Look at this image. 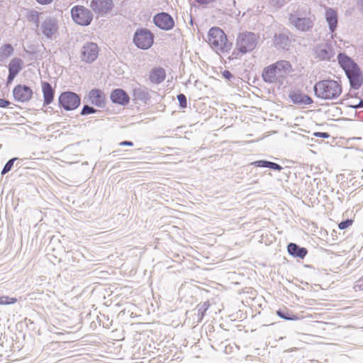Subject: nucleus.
Masks as SVG:
<instances>
[{
	"label": "nucleus",
	"instance_id": "f257e3e1",
	"mask_svg": "<svg viewBox=\"0 0 363 363\" xmlns=\"http://www.w3.org/2000/svg\"><path fill=\"white\" fill-rule=\"evenodd\" d=\"M313 91L315 96L321 100L333 101L341 95L342 87L340 81L323 79L314 84Z\"/></svg>",
	"mask_w": 363,
	"mask_h": 363
},
{
	"label": "nucleus",
	"instance_id": "f03ea898",
	"mask_svg": "<svg viewBox=\"0 0 363 363\" xmlns=\"http://www.w3.org/2000/svg\"><path fill=\"white\" fill-rule=\"evenodd\" d=\"M337 59L349 79L350 86L354 89H359L363 83V77L357 64L343 53H340Z\"/></svg>",
	"mask_w": 363,
	"mask_h": 363
},
{
	"label": "nucleus",
	"instance_id": "7ed1b4c3",
	"mask_svg": "<svg viewBox=\"0 0 363 363\" xmlns=\"http://www.w3.org/2000/svg\"><path fill=\"white\" fill-rule=\"evenodd\" d=\"M207 37L208 43L216 52H227L230 50L231 43L228 42L226 35L220 28H211Z\"/></svg>",
	"mask_w": 363,
	"mask_h": 363
},
{
	"label": "nucleus",
	"instance_id": "20e7f679",
	"mask_svg": "<svg viewBox=\"0 0 363 363\" xmlns=\"http://www.w3.org/2000/svg\"><path fill=\"white\" fill-rule=\"evenodd\" d=\"M289 21L297 30L306 32L312 28L314 17L311 14L310 11L306 14L297 11L289 15Z\"/></svg>",
	"mask_w": 363,
	"mask_h": 363
},
{
	"label": "nucleus",
	"instance_id": "39448f33",
	"mask_svg": "<svg viewBox=\"0 0 363 363\" xmlns=\"http://www.w3.org/2000/svg\"><path fill=\"white\" fill-rule=\"evenodd\" d=\"M258 37L251 32L240 33L237 38L236 48L242 54L252 51L257 46Z\"/></svg>",
	"mask_w": 363,
	"mask_h": 363
},
{
	"label": "nucleus",
	"instance_id": "423d86ee",
	"mask_svg": "<svg viewBox=\"0 0 363 363\" xmlns=\"http://www.w3.org/2000/svg\"><path fill=\"white\" fill-rule=\"evenodd\" d=\"M154 41L153 34L147 28L138 29L133 37V43L140 49L147 50Z\"/></svg>",
	"mask_w": 363,
	"mask_h": 363
},
{
	"label": "nucleus",
	"instance_id": "0eeeda50",
	"mask_svg": "<svg viewBox=\"0 0 363 363\" xmlns=\"http://www.w3.org/2000/svg\"><path fill=\"white\" fill-rule=\"evenodd\" d=\"M71 14L73 21L81 26H89L93 19L91 12L83 6H74Z\"/></svg>",
	"mask_w": 363,
	"mask_h": 363
},
{
	"label": "nucleus",
	"instance_id": "6e6552de",
	"mask_svg": "<svg viewBox=\"0 0 363 363\" xmlns=\"http://www.w3.org/2000/svg\"><path fill=\"white\" fill-rule=\"evenodd\" d=\"M59 104L66 111H72L80 105V97L72 91H65L59 96Z\"/></svg>",
	"mask_w": 363,
	"mask_h": 363
},
{
	"label": "nucleus",
	"instance_id": "1a4fd4ad",
	"mask_svg": "<svg viewBox=\"0 0 363 363\" xmlns=\"http://www.w3.org/2000/svg\"><path fill=\"white\" fill-rule=\"evenodd\" d=\"M99 47L94 43H87L82 48L81 59L87 63L93 62L98 57Z\"/></svg>",
	"mask_w": 363,
	"mask_h": 363
},
{
	"label": "nucleus",
	"instance_id": "9d476101",
	"mask_svg": "<svg viewBox=\"0 0 363 363\" xmlns=\"http://www.w3.org/2000/svg\"><path fill=\"white\" fill-rule=\"evenodd\" d=\"M153 22L157 27L164 30H169L174 26L173 18L165 12L156 14L153 18Z\"/></svg>",
	"mask_w": 363,
	"mask_h": 363
},
{
	"label": "nucleus",
	"instance_id": "9b49d317",
	"mask_svg": "<svg viewBox=\"0 0 363 363\" xmlns=\"http://www.w3.org/2000/svg\"><path fill=\"white\" fill-rule=\"evenodd\" d=\"M89 6L95 13L103 16L112 10L113 3L112 0H91Z\"/></svg>",
	"mask_w": 363,
	"mask_h": 363
},
{
	"label": "nucleus",
	"instance_id": "f8f14e48",
	"mask_svg": "<svg viewBox=\"0 0 363 363\" xmlns=\"http://www.w3.org/2000/svg\"><path fill=\"white\" fill-rule=\"evenodd\" d=\"M40 29L47 38L53 39L58 30L57 21L53 17L48 18L41 23Z\"/></svg>",
	"mask_w": 363,
	"mask_h": 363
},
{
	"label": "nucleus",
	"instance_id": "ddd939ff",
	"mask_svg": "<svg viewBox=\"0 0 363 363\" xmlns=\"http://www.w3.org/2000/svg\"><path fill=\"white\" fill-rule=\"evenodd\" d=\"M33 94L32 89L26 85L18 84L13 90L15 100L22 103L28 101L31 99Z\"/></svg>",
	"mask_w": 363,
	"mask_h": 363
},
{
	"label": "nucleus",
	"instance_id": "4468645a",
	"mask_svg": "<svg viewBox=\"0 0 363 363\" xmlns=\"http://www.w3.org/2000/svg\"><path fill=\"white\" fill-rule=\"evenodd\" d=\"M315 57L320 60H330L335 55L332 47L326 43L318 45L314 49Z\"/></svg>",
	"mask_w": 363,
	"mask_h": 363
},
{
	"label": "nucleus",
	"instance_id": "2eb2a0df",
	"mask_svg": "<svg viewBox=\"0 0 363 363\" xmlns=\"http://www.w3.org/2000/svg\"><path fill=\"white\" fill-rule=\"evenodd\" d=\"M23 61L21 58H13L9 65L7 82L11 83L23 68Z\"/></svg>",
	"mask_w": 363,
	"mask_h": 363
},
{
	"label": "nucleus",
	"instance_id": "dca6fc26",
	"mask_svg": "<svg viewBox=\"0 0 363 363\" xmlns=\"http://www.w3.org/2000/svg\"><path fill=\"white\" fill-rule=\"evenodd\" d=\"M262 77L264 82L268 84H274L277 82H281L274 64L266 67L263 69Z\"/></svg>",
	"mask_w": 363,
	"mask_h": 363
},
{
	"label": "nucleus",
	"instance_id": "f3484780",
	"mask_svg": "<svg viewBox=\"0 0 363 363\" xmlns=\"http://www.w3.org/2000/svg\"><path fill=\"white\" fill-rule=\"evenodd\" d=\"M274 65L281 81L294 72L291 64L286 60L277 61Z\"/></svg>",
	"mask_w": 363,
	"mask_h": 363
},
{
	"label": "nucleus",
	"instance_id": "a211bd4d",
	"mask_svg": "<svg viewBox=\"0 0 363 363\" xmlns=\"http://www.w3.org/2000/svg\"><path fill=\"white\" fill-rule=\"evenodd\" d=\"M111 100L114 104L126 105L129 103L130 98L124 90L116 89L111 92Z\"/></svg>",
	"mask_w": 363,
	"mask_h": 363
},
{
	"label": "nucleus",
	"instance_id": "6ab92c4d",
	"mask_svg": "<svg viewBox=\"0 0 363 363\" xmlns=\"http://www.w3.org/2000/svg\"><path fill=\"white\" fill-rule=\"evenodd\" d=\"M289 96L296 104L308 105L313 103V99L309 96L300 91H291Z\"/></svg>",
	"mask_w": 363,
	"mask_h": 363
},
{
	"label": "nucleus",
	"instance_id": "aec40b11",
	"mask_svg": "<svg viewBox=\"0 0 363 363\" xmlns=\"http://www.w3.org/2000/svg\"><path fill=\"white\" fill-rule=\"evenodd\" d=\"M91 103L98 107H103L105 105V95L100 89H94L89 93Z\"/></svg>",
	"mask_w": 363,
	"mask_h": 363
},
{
	"label": "nucleus",
	"instance_id": "412c9836",
	"mask_svg": "<svg viewBox=\"0 0 363 363\" xmlns=\"http://www.w3.org/2000/svg\"><path fill=\"white\" fill-rule=\"evenodd\" d=\"M166 77V72L164 69L162 67L153 68L149 76V79L152 83L159 84L162 83Z\"/></svg>",
	"mask_w": 363,
	"mask_h": 363
},
{
	"label": "nucleus",
	"instance_id": "4be33fe9",
	"mask_svg": "<svg viewBox=\"0 0 363 363\" xmlns=\"http://www.w3.org/2000/svg\"><path fill=\"white\" fill-rule=\"evenodd\" d=\"M325 19L328 23L330 30L333 33L337 24V12L331 8L327 9L325 11Z\"/></svg>",
	"mask_w": 363,
	"mask_h": 363
},
{
	"label": "nucleus",
	"instance_id": "5701e85b",
	"mask_svg": "<svg viewBox=\"0 0 363 363\" xmlns=\"http://www.w3.org/2000/svg\"><path fill=\"white\" fill-rule=\"evenodd\" d=\"M42 91L44 98V104H50L53 101L55 90L50 83L44 82L42 83Z\"/></svg>",
	"mask_w": 363,
	"mask_h": 363
},
{
	"label": "nucleus",
	"instance_id": "b1692460",
	"mask_svg": "<svg viewBox=\"0 0 363 363\" xmlns=\"http://www.w3.org/2000/svg\"><path fill=\"white\" fill-rule=\"evenodd\" d=\"M287 250L291 255L302 259L305 257L308 252L305 247H301L293 242H291L288 245Z\"/></svg>",
	"mask_w": 363,
	"mask_h": 363
},
{
	"label": "nucleus",
	"instance_id": "393cba45",
	"mask_svg": "<svg viewBox=\"0 0 363 363\" xmlns=\"http://www.w3.org/2000/svg\"><path fill=\"white\" fill-rule=\"evenodd\" d=\"M250 164L258 167H267L276 171H281L283 169L279 164L267 160H257L251 162Z\"/></svg>",
	"mask_w": 363,
	"mask_h": 363
},
{
	"label": "nucleus",
	"instance_id": "a878e982",
	"mask_svg": "<svg viewBox=\"0 0 363 363\" xmlns=\"http://www.w3.org/2000/svg\"><path fill=\"white\" fill-rule=\"evenodd\" d=\"M289 39L284 33L277 34L274 37V44L278 48L285 49L289 45Z\"/></svg>",
	"mask_w": 363,
	"mask_h": 363
},
{
	"label": "nucleus",
	"instance_id": "bb28decb",
	"mask_svg": "<svg viewBox=\"0 0 363 363\" xmlns=\"http://www.w3.org/2000/svg\"><path fill=\"white\" fill-rule=\"evenodd\" d=\"M14 49L11 44H4L0 47V59L1 60L7 59L13 55Z\"/></svg>",
	"mask_w": 363,
	"mask_h": 363
},
{
	"label": "nucleus",
	"instance_id": "cd10ccee",
	"mask_svg": "<svg viewBox=\"0 0 363 363\" xmlns=\"http://www.w3.org/2000/svg\"><path fill=\"white\" fill-rule=\"evenodd\" d=\"M277 314L279 317H280L282 319L287 320H298V318L297 315H294L292 313H290L286 309H279L277 311Z\"/></svg>",
	"mask_w": 363,
	"mask_h": 363
},
{
	"label": "nucleus",
	"instance_id": "c85d7f7f",
	"mask_svg": "<svg viewBox=\"0 0 363 363\" xmlns=\"http://www.w3.org/2000/svg\"><path fill=\"white\" fill-rule=\"evenodd\" d=\"M135 99L145 101L148 99V93L141 89H135L133 91Z\"/></svg>",
	"mask_w": 363,
	"mask_h": 363
},
{
	"label": "nucleus",
	"instance_id": "c756f323",
	"mask_svg": "<svg viewBox=\"0 0 363 363\" xmlns=\"http://www.w3.org/2000/svg\"><path fill=\"white\" fill-rule=\"evenodd\" d=\"M209 306H210L209 303L208 301H206V302L203 303L202 304H199L197 306L198 315L200 316V320L203 318L206 311L209 308Z\"/></svg>",
	"mask_w": 363,
	"mask_h": 363
},
{
	"label": "nucleus",
	"instance_id": "7c9ffc66",
	"mask_svg": "<svg viewBox=\"0 0 363 363\" xmlns=\"http://www.w3.org/2000/svg\"><path fill=\"white\" fill-rule=\"evenodd\" d=\"M17 160L16 157H13L11 160H9L4 165V167H3V169L1 170V174L2 175H4L6 174V173H8L9 171H11V169H12L13 166V163L14 162Z\"/></svg>",
	"mask_w": 363,
	"mask_h": 363
},
{
	"label": "nucleus",
	"instance_id": "2f4dec72",
	"mask_svg": "<svg viewBox=\"0 0 363 363\" xmlns=\"http://www.w3.org/2000/svg\"><path fill=\"white\" fill-rule=\"evenodd\" d=\"M97 111L94 107L89 105H84L82 109L81 115L85 116L88 114L94 113Z\"/></svg>",
	"mask_w": 363,
	"mask_h": 363
},
{
	"label": "nucleus",
	"instance_id": "473e14b6",
	"mask_svg": "<svg viewBox=\"0 0 363 363\" xmlns=\"http://www.w3.org/2000/svg\"><path fill=\"white\" fill-rule=\"evenodd\" d=\"M17 301V299L15 298H11L9 296H1L0 297V304L2 305H8L12 304Z\"/></svg>",
	"mask_w": 363,
	"mask_h": 363
},
{
	"label": "nucleus",
	"instance_id": "72a5a7b5",
	"mask_svg": "<svg viewBox=\"0 0 363 363\" xmlns=\"http://www.w3.org/2000/svg\"><path fill=\"white\" fill-rule=\"evenodd\" d=\"M177 99L179 103V106L182 108H186L187 106L186 97L184 94H179L177 95Z\"/></svg>",
	"mask_w": 363,
	"mask_h": 363
},
{
	"label": "nucleus",
	"instance_id": "f704fd0d",
	"mask_svg": "<svg viewBox=\"0 0 363 363\" xmlns=\"http://www.w3.org/2000/svg\"><path fill=\"white\" fill-rule=\"evenodd\" d=\"M352 224V220L347 219L346 220H343V221L340 222L339 223L338 227L340 229L344 230V229H346L347 228H348L349 226H350Z\"/></svg>",
	"mask_w": 363,
	"mask_h": 363
},
{
	"label": "nucleus",
	"instance_id": "c9c22d12",
	"mask_svg": "<svg viewBox=\"0 0 363 363\" xmlns=\"http://www.w3.org/2000/svg\"><path fill=\"white\" fill-rule=\"evenodd\" d=\"M354 289L356 291H363V276L356 281Z\"/></svg>",
	"mask_w": 363,
	"mask_h": 363
},
{
	"label": "nucleus",
	"instance_id": "e433bc0d",
	"mask_svg": "<svg viewBox=\"0 0 363 363\" xmlns=\"http://www.w3.org/2000/svg\"><path fill=\"white\" fill-rule=\"evenodd\" d=\"M313 135L322 138H328L330 137V135L326 132H316Z\"/></svg>",
	"mask_w": 363,
	"mask_h": 363
},
{
	"label": "nucleus",
	"instance_id": "4c0bfd02",
	"mask_svg": "<svg viewBox=\"0 0 363 363\" xmlns=\"http://www.w3.org/2000/svg\"><path fill=\"white\" fill-rule=\"evenodd\" d=\"M269 1L272 6L280 7L282 6L284 0H269Z\"/></svg>",
	"mask_w": 363,
	"mask_h": 363
},
{
	"label": "nucleus",
	"instance_id": "58836bf2",
	"mask_svg": "<svg viewBox=\"0 0 363 363\" xmlns=\"http://www.w3.org/2000/svg\"><path fill=\"white\" fill-rule=\"evenodd\" d=\"M223 77L226 79H230L233 77V74L228 70H225L222 73Z\"/></svg>",
	"mask_w": 363,
	"mask_h": 363
},
{
	"label": "nucleus",
	"instance_id": "ea45409f",
	"mask_svg": "<svg viewBox=\"0 0 363 363\" xmlns=\"http://www.w3.org/2000/svg\"><path fill=\"white\" fill-rule=\"evenodd\" d=\"M11 103L5 99H0V107L1 108H6Z\"/></svg>",
	"mask_w": 363,
	"mask_h": 363
},
{
	"label": "nucleus",
	"instance_id": "a19ab883",
	"mask_svg": "<svg viewBox=\"0 0 363 363\" xmlns=\"http://www.w3.org/2000/svg\"><path fill=\"white\" fill-rule=\"evenodd\" d=\"M197 3L200 4H205V5H207V4H209L211 3H213L216 0H195Z\"/></svg>",
	"mask_w": 363,
	"mask_h": 363
},
{
	"label": "nucleus",
	"instance_id": "79ce46f5",
	"mask_svg": "<svg viewBox=\"0 0 363 363\" xmlns=\"http://www.w3.org/2000/svg\"><path fill=\"white\" fill-rule=\"evenodd\" d=\"M39 4H50L53 0H36Z\"/></svg>",
	"mask_w": 363,
	"mask_h": 363
},
{
	"label": "nucleus",
	"instance_id": "37998d69",
	"mask_svg": "<svg viewBox=\"0 0 363 363\" xmlns=\"http://www.w3.org/2000/svg\"><path fill=\"white\" fill-rule=\"evenodd\" d=\"M120 145L133 146V143L131 141H123L120 143Z\"/></svg>",
	"mask_w": 363,
	"mask_h": 363
},
{
	"label": "nucleus",
	"instance_id": "c03bdc74",
	"mask_svg": "<svg viewBox=\"0 0 363 363\" xmlns=\"http://www.w3.org/2000/svg\"><path fill=\"white\" fill-rule=\"evenodd\" d=\"M354 108H363V100H361L359 104L354 106Z\"/></svg>",
	"mask_w": 363,
	"mask_h": 363
}]
</instances>
